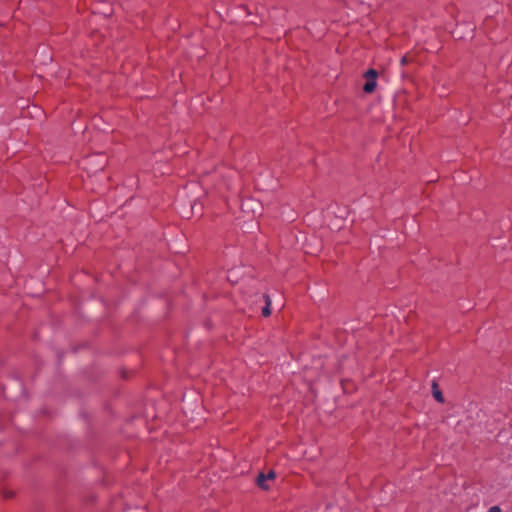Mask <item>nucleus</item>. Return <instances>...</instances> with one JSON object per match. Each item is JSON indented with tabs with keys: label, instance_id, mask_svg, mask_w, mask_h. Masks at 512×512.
<instances>
[{
	"label": "nucleus",
	"instance_id": "nucleus-1",
	"mask_svg": "<svg viewBox=\"0 0 512 512\" xmlns=\"http://www.w3.org/2000/svg\"><path fill=\"white\" fill-rule=\"evenodd\" d=\"M377 76L378 73L374 69H369L365 74L364 77L366 78V83L363 86V90L366 93H372L377 85Z\"/></svg>",
	"mask_w": 512,
	"mask_h": 512
},
{
	"label": "nucleus",
	"instance_id": "nucleus-2",
	"mask_svg": "<svg viewBox=\"0 0 512 512\" xmlns=\"http://www.w3.org/2000/svg\"><path fill=\"white\" fill-rule=\"evenodd\" d=\"M276 477V474L274 471H269L268 473H260L257 476L256 483L258 487H260L263 490H268L269 486L267 485V481L274 480Z\"/></svg>",
	"mask_w": 512,
	"mask_h": 512
},
{
	"label": "nucleus",
	"instance_id": "nucleus-3",
	"mask_svg": "<svg viewBox=\"0 0 512 512\" xmlns=\"http://www.w3.org/2000/svg\"><path fill=\"white\" fill-rule=\"evenodd\" d=\"M432 394H433V397L439 402V403H443L444 402V397H443V394L442 392L439 390L438 388V385L435 381H433V384H432Z\"/></svg>",
	"mask_w": 512,
	"mask_h": 512
},
{
	"label": "nucleus",
	"instance_id": "nucleus-4",
	"mask_svg": "<svg viewBox=\"0 0 512 512\" xmlns=\"http://www.w3.org/2000/svg\"><path fill=\"white\" fill-rule=\"evenodd\" d=\"M264 298H265L266 305L262 309V314H263V316L267 317L271 314V309H270L271 301L267 295H264Z\"/></svg>",
	"mask_w": 512,
	"mask_h": 512
},
{
	"label": "nucleus",
	"instance_id": "nucleus-5",
	"mask_svg": "<svg viewBox=\"0 0 512 512\" xmlns=\"http://www.w3.org/2000/svg\"><path fill=\"white\" fill-rule=\"evenodd\" d=\"M411 57L409 55H405L401 58L400 63L401 65H406L407 63L411 62Z\"/></svg>",
	"mask_w": 512,
	"mask_h": 512
},
{
	"label": "nucleus",
	"instance_id": "nucleus-6",
	"mask_svg": "<svg viewBox=\"0 0 512 512\" xmlns=\"http://www.w3.org/2000/svg\"><path fill=\"white\" fill-rule=\"evenodd\" d=\"M489 512H502L498 506H493L489 509Z\"/></svg>",
	"mask_w": 512,
	"mask_h": 512
},
{
	"label": "nucleus",
	"instance_id": "nucleus-7",
	"mask_svg": "<svg viewBox=\"0 0 512 512\" xmlns=\"http://www.w3.org/2000/svg\"><path fill=\"white\" fill-rule=\"evenodd\" d=\"M467 512H477V507L469 508Z\"/></svg>",
	"mask_w": 512,
	"mask_h": 512
}]
</instances>
